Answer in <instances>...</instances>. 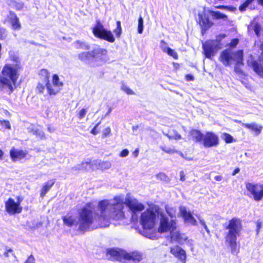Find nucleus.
<instances>
[{"mask_svg":"<svg viewBox=\"0 0 263 263\" xmlns=\"http://www.w3.org/2000/svg\"><path fill=\"white\" fill-rule=\"evenodd\" d=\"M216 9H224V10H229L230 8L227 6H224V5H219L215 7Z\"/></svg>","mask_w":263,"mask_h":263,"instance_id":"54","label":"nucleus"},{"mask_svg":"<svg viewBox=\"0 0 263 263\" xmlns=\"http://www.w3.org/2000/svg\"><path fill=\"white\" fill-rule=\"evenodd\" d=\"M203 135L201 131L195 128H191L188 133V139L195 143H202Z\"/></svg>","mask_w":263,"mask_h":263,"instance_id":"17","label":"nucleus"},{"mask_svg":"<svg viewBox=\"0 0 263 263\" xmlns=\"http://www.w3.org/2000/svg\"><path fill=\"white\" fill-rule=\"evenodd\" d=\"M218 135L213 132H206L203 135L202 144L205 148L216 147L219 145Z\"/></svg>","mask_w":263,"mask_h":263,"instance_id":"11","label":"nucleus"},{"mask_svg":"<svg viewBox=\"0 0 263 263\" xmlns=\"http://www.w3.org/2000/svg\"><path fill=\"white\" fill-rule=\"evenodd\" d=\"M31 132L40 139L45 138L44 132L37 127H34L31 129Z\"/></svg>","mask_w":263,"mask_h":263,"instance_id":"32","label":"nucleus"},{"mask_svg":"<svg viewBox=\"0 0 263 263\" xmlns=\"http://www.w3.org/2000/svg\"><path fill=\"white\" fill-rule=\"evenodd\" d=\"M91 30L93 35L96 37L111 43L115 42V37L111 31L105 29L100 21H96L95 25L92 28Z\"/></svg>","mask_w":263,"mask_h":263,"instance_id":"5","label":"nucleus"},{"mask_svg":"<svg viewBox=\"0 0 263 263\" xmlns=\"http://www.w3.org/2000/svg\"><path fill=\"white\" fill-rule=\"evenodd\" d=\"M257 3L259 5L263 6V0H257Z\"/></svg>","mask_w":263,"mask_h":263,"instance_id":"62","label":"nucleus"},{"mask_svg":"<svg viewBox=\"0 0 263 263\" xmlns=\"http://www.w3.org/2000/svg\"><path fill=\"white\" fill-rule=\"evenodd\" d=\"M124 259L128 261H132L135 263H138L142 260L143 254L137 251L124 252Z\"/></svg>","mask_w":263,"mask_h":263,"instance_id":"19","label":"nucleus"},{"mask_svg":"<svg viewBox=\"0 0 263 263\" xmlns=\"http://www.w3.org/2000/svg\"><path fill=\"white\" fill-rule=\"evenodd\" d=\"M223 139L227 143H231L233 141V137L228 133H224L223 134Z\"/></svg>","mask_w":263,"mask_h":263,"instance_id":"41","label":"nucleus"},{"mask_svg":"<svg viewBox=\"0 0 263 263\" xmlns=\"http://www.w3.org/2000/svg\"><path fill=\"white\" fill-rule=\"evenodd\" d=\"M243 52L242 50H238L233 52V59L236 62L237 65H243Z\"/></svg>","mask_w":263,"mask_h":263,"instance_id":"26","label":"nucleus"},{"mask_svg":"<svg viewBox=\"0 0 263 263\" xmlns=\"http://www.w3.org/2000/svg\"><path fill=\"white\" fill-rule=\"evenodd\" d=\"M7 33L6 29L4 28L0 24V40H4L6 39Z\"/></svg>","mask_w":263,"mask_h":263,"instance_id":"40","label":"nucleus"},{"mask_svg":"<svg viewBox=\"0 0 263 263\" xmlns=\"http://www.w3.org/2000/svg\"><path fill=\"white\" fill-rule=\"evenodd\" d=\"M261 227V222L260 221H257L256 222V232L257 233H258L260 228Z\"/></svg>","mask_w":263,"mask_h":263,"instance_id":"55","label":"nucleus"},{"mask_svg":"<svg viewBox=\"0 0 263 263\" xmlns=\"http://www.w3.org/2000/svg\"><path fill=\"white\" fill-rule=\"evenodd\" d=\"M235 40H236V43H237V42H238V40H237V39H236Z\"/></svg>","mask_w":263,"mask_h":263,"instance_id":"64","label":"nucleus"},{"mask_svg":"<svg viewBox=\"0 0 263 263\" xmlns=\"http://www.w3.org/2000/svg\"><path fill=\"white\" fill-rule=\"evenodd\" d=\"M223 228L228 230L224 237L226 243L230 247L232 253H238L239 251V246L237 242V239L242 229V220L239 218L233 217L228 221V224L223 226Z\"/></svg>","mask_w":263,"mask_h":263,"instance_id":"3","label":"nucleus"},{"mask_svg":"<svg viewBox=\"0 0 263 263\" xmlns=\"http://www.w3.org/2000/svg\"><path fill=\"white\" fill-rule=\"evenodd\" d=\"M240 172V168L239 167H236L232 173V175L234 176L236 174Z\"/></svg>","mask_w":263,"mask_h":263,"instance_id":"59","label":"nucleus"},{"mask_svg":"<svg viewBox=\"0 0 263 263\" xmlns=\"http://www.w3.org/2000/svg\"><path fill=\"white\" fill-rule=\"evenodd\" d=\"M214 179L217 181H220L222 180L223 177L221 175H217L214 177Z\"/></svg>","mask_w":263,"mask_h":263,"instance_id":"58","label":"nucleus"},{"mask_svg":"<svg viewBox=\"0 0 263 263\" xmlns=\"http://www.w3.org/2000/svg\"><path fill=\"white\" fill-rule=\"evenodd\" d=\"M101 123V121H100L99 122H98L92 129L91 130H90V133L91 134H92V135H96L97 134H98L99 133V131L98 130H97V127L100 125V124Z\"/></svg>","mask_w":263,"mask_h":263,"instance_id":"48","label":"nucleus"},{"mask_svg":"<svg viewBox=\"0 0 263 263\" xmlns=\"http://www.w3.org/2000/svg\"><path fill=\"white\" fill-rule=\"evenodd\" d=\"M202 224L204 227V228L205 229V230H206V231L208 232V233H210V231L208 229V227L206 225V224L204 223V222H203L202 223Z\"/></svg>","mask_w":263,"mask_h":263,"instance_id":"60","label":"nucleus"},{"mask_svg":"<svg viewBox=\"0 0 263 263\" xmlns=\"http://www.w3.org/2000/svg\"><path fill=\"white\" fill-rule=\"evenodd\" d=\"M115 202L110 203L108 199H103L98 202L97 208L99 213L94 211L91 202H87L78 213V230L85 232L90 230L106 228L109 226L111 219L120 220L124 218L123 211L125 204L133 213L141 212L144 209L142 203L130 198L123 199L119 197L114 198Z\"/></svg>","mask_w":263,"mask_h":263,"instance_id":"1","label":"nucleus"},{"mask_svg":"<svg viewBox=\"0 0 263 263\" xmlns=\"http://www.w3.org/2000/svg\"><path fill=\"white\" fill-rule=\"evenodd\" d=\"M209 13L212 16V18L214 20H219L222 19L224 20H227L228 18V16L224 14H223L219 11H209Z\"/></svg>","mask_w":263,"mask_h":263,"instance_id":"28","label":"nucleus"},{"mask_svg":"<svg viewBox=\"0 0 263 263\" xmlns=\"http://www.w3.org/2000/svg\"><path fill=\"white\" fill-rule=\"evenodd\" d=\"M254 31L255 33V34L258 37L260 35V32L261 30V26L260 25L256 23L253 27Z\"/></svg>","mask_w":263,"mask_h":263,"instance_id":"44","label":"nucleus"},{"mask_svg":"<svg viewBox=\"0 0 263 263\" xmlns=\"http://www.w3.org/2000/svg\"><path fill=\"white\" fill-rule=\"evenodd\" d=\"M11 60L15 62V64H5L0 75V90L9 95L16 88L19 72L23 69L18 58L13 57Z\"/></svg>","mask_w":263,"mask_h":263,"instance_id":"2","label":"nucleus"},{"mask_svg":"<svg viewBox=\"0 0 263 263\" xmlns=\"http://www.w3.org/2000/svg\"><path fill=\"white\" fill-rule=\"evenodd\" d=\"M233 59V52L229 49H225L223 50L219 57V61L225 66L230 65L231 60Z\"/></svg>","mask_w":263,"mask_h":263,"instance_id":"21","label":"nucleus"},{"mask_svg":"<svg viewBox=\"0 0 263 263\" xmlns=\"http://www.w3.org/2000/svg\"><path fill=\"white\" fill-rule=\"evenodd\" d=\"M129 154V152L127 149H123L120 153V156L121 157H126Z\"/></svg>","mask_w":263,"mask_h":263,"instance_id":"50","label":"nucleus"},{"mask_svg":"<svg viewBox=\"0 0 263 263\" xmlns=\"http://www.w3.org/2000/svg\"><path fill=\"white\" fill-rule=\"evenodd\" d=\"M45 88H46V84L44 85L41 82H38L36 85V90L38 93L43 94L45 91Z\"/></svg>","mask_w":263,"mask_h":263,"instance_id":"38","label":"nucleus"},{"mask_svg":"<svg viewBox=\"0 0 263 263\" xmlns=\"http://www.w3.org/2000/svg\"><path fill=\"white\" fill-rule=\"evenodd\" d=\"M91 51V60L99 62L101 64H104L108 60V51L107 49L98 47L93 48Z\"/></svg>","mask_w":263,"mask_h":263,"instance_id":"10","label":"nucleus"},{"mask_svg":"<svg viewBox=\"0 0 263 263\" xmlns=\"http://www.w3.org/2000/svg\"><path fill=\"white\" fill-rule=\"evenodd\" d=\"M24 263H35V258L32 254L28 257Z\"/></svg>","mask_w":263,"mask_h":263,"instance_id":"49","label":"nucleus"},{"mask_svg":"<svg viewBox=\"0 0 263 263\" xmlns=\"http://www.w3.org/2000/svg\"><path fill=\"white\" fill-rule=\"evenodd\" d=\"M165 136L169 139L179 140L182 138L181 135L176 129H173L172 131L169 130Z\"/></svg>","mask_w":263,"mask_h":263,"instance_id":"29","label":"nucleus"},{"mask_svg":"<svg viewBox=\"0 0 263 263\" xmlns=\"http://www.w3.org/2000/svg\"><path fill=\"white\" fill-rule=\"evenodd\" d=\"M3 156L4 152L1 149H0V160H2L3 159Z\"/></svg>","mask_w":263,"mask_h":263,"instance_id":"61","label":"nucleus"},{"mask_svg":"<svg viewBox=\"0 0 263 263\" xmlns=\"http://www.w3.org/2000/svg\"><path fill=\"white\" fill-rule=\"evenodd\" d=\"M163 51L166 52L168 55L173 57L175 60H178L179 58L177 52L174 49L170 47H167L166 49H164Z\"/></svg>","mask_w":263,"mask_h":263,"instance_id":"34","label":"nucleus"},{"mask_svg":"<svg viewBox=\"0 0 263 263\" xmlns=\"http://www.w3.org/2000/svg\"><path fill=\"white\" fill-rule=\"evenodd\" d=\"M39 76L41 79L46 82V87L47 93L49 96H55L58 94L63 86V83L60 80L59 76L54 74L52 76V83L50 82V72L45 68H43L39 72Z\"/></svg>","mask_w":263,"mask_h":263,"instance_id":"4","label":"nucleus"},{"mask_svg":"<svg viewBox=\"0 0 263 263\" xmlns=\"http://www.w3.org/2000/svg\"><path fill=\"white\" fill-rule=\"evenodd\" d=\"M9 154L11 160L13 161H16L25 158L27 156L28 152L27 151L17 149L12 147L10 150Z\"/></svg>","mask_w":263,"mask_h":263,"instance_id":"18","label":"nucleus"},{"mask_svg":"<svg viewBox=\"0 0 263 263\" xmlns=\"http://www.w3.org/2000/svg\"><path fill=\"white\" fill-rule=\"evenodd\" d=\"M179 215L185 222H189L193 225H196L197 221L190 211H187L185 207L180 208Z\"/></svg>","mask_w":263,"mask_h":263,"instance_id":"20","label":"nucleus"},{"mask_svg":"<svg viewBox=\"0 0 263 263\" xmlns=\"http://www.w3.org/2000/svg\"><path fill=\"white\" fill-rule=\"evenodd\" d=\"M156 215L154 211L147 209L140 215V222L144 230H151L155 226Z\"/></svg>","mask_w":263,"mask_h":263,"instance_id":"7","label":"nucleus"},{"mask_svg":"<svg viewBox=\"0 0 263 263\" xmlns=\"http://www.w3.org/2000/svg\"><path fill=\"white\" fill-rule=\"evenodd\" d=\"M5 113L7 116H10V113L7 110H5Z\"/></svg>","mask_w":263,"mask_h":263,"instance_id":"63","label":"nucleus"},{"mask_svg":"<svg viewBox=\"0 0 263 263\" xmlns=\"http://www.w3.org/2000/svg\"><path fill=\"white\" fill-rule=\"evenodd\" d=\"M3 22L10 24L12 28L14 30H19L22 28L19 18L14 12L11 10L9 11Z\"/></svg>","mask_w":263,"mask_h":263,"instance_id":"14","label":"nucleus"},{"mask_svg":"<svg viewBox=\"0 0 263 263\" xmlns=\"http://www.w3.org/2000/svg\"><path fill=\"white\" fill-rule=\"evenodd\" d=\"M111 133V129H110V128L109 127H107L106 128H105L103 132H102V138H105L106 137H107L108 136H109Z\"/></svg>","mask_w":263,"mask_h":263,"instance_id":"46","label":"nucleus"},{"mask_svg":"<svg viewBox=\"0 0 263 263\" xmlns=\"http://www.w3.org/2000/svg\"><path fill=\"white\" fill-rule=\"evenodd\" d=\"M62 219L64 224L69 227H71L76 224L75 219L72 216L68 217L64 216L62 217Z\"/></svg>","mask_w":263,"mask_h":263,"instance_id":"30","label":"nucleus"},{"mask_svg":"<svg viewBox=\"0 0 263 263\" xmlns=\"http://www.w3.org/2000/svg\"><path fill=\"white\" fill-rule=\"evenodd\" d=\"M121 89L128 95L135 94L134 92L123 83H122Z\"/></svg>","mask_w":263,"mask_h":263,"instance_id":"39","label":"nucleus"},{"mask_svg":"<svg viewBox=\"0 0 263 263\" xmlns=\"http://www.w3.org/2000/svg\"><path fill=\"white\" fill-rule=\"evenodd\" d=\"M139 150L138 148H136L132 154L135 158H137L139 155Z\"/></svg>","mask_w":263,"mask_h":263,"instance_id":"56","label":"nucleus"},{"mask_svg":"<svg viewBox=\"0 0 263 263\" xmlns=\"http://www.w3.org/2000/svg\"><path fill=\"white\" fill-rule=\"evenodd\" d=\"M198 23L201 27L202 34L204 33L213 25V22L210 20L209 16L205 13L198 14Z\"/></svg>","mask_w":263,"mask_h":263,"instance_id":"16","label":"nucleus"},{"mask_svg":"<svg viewBox=\"0 0 263 263\" xmlns=\"http://www.w3.org/2000/svg\"><path fill=\"white\" fill-rule=\"evenodd\" d=\"M109 255L110 259L114 260L121 261L124 259V252L117 250L115 249H110L107 251Z\"/></svg>","mask_w":263,"mask_h":263,"instance_id":"24","label":"nucleus"},{"mask_svg":"<svg viewBox=\"0 0 263 263\" xmlns=\"http://www.w3.org/2000/svg\"><path fill=\"white\" fill-rule=\"evenodd\" d=\"M170 253L181 263H186L187 254L186 251L178 245L171 247Z\"/></svg>","mask_w":263,"mask_h":263,"instance_id":"13","label":"nucleus"},{"mask_svg":"<svg viewBox=\"0 0 263 263\" xmlns=\"http://www.w3.org/2000/svg\"><path fill=\"white\" fill-rule=\"evenodd\" d=\"M161 148L163 152L169 154H172L177 152V151L173 148H167L165 147H162Z\"/></svg>","mask_w":263,"mask_h":263,"instance_id":"47","label":"nucleus"},{"mask_svg":"<svg viewBox=\"0 0 263 263\" xmlns=\"http://www.w3.org/2000/svg\"><path fill=\"white\" fill-rule=\"evenodd\" d=\"M8 5L13 7L16 11H21L24 7V3L18 2L15 0H8Z\"/></svg>","mask_w":263,"mask_h":263,"instance_id":"27","label":"nucleus"},{"mask_svg":"<svg viewBox=\"0 0 263 263\" xmlns=\"http://www.w3.org/2000/svg\"><path fill=\"white\" fill-rule=\"evenodd\" d=\"M87 166L89 167L92 166L91 161L82 162L80 164V169L86 170Z\"/></svg>","mask_w":263,"mask_h":263,"instance_id":"43","label":"nucleus"},{"mask_svg":"<svg viewBox=\"0 0 263 263\" xmlns=\"http://www.w3.org/2000/svg\"><path fill=\"white\" fill-rule=\"evenodd\" d=\"M173 65L174 69L178 70L180 68V65L179 63L173 62Z\"/></svg>","mask_w":263,"mask_h":263,"instance_id":"57","label":"nucleus"},{"mask_svg":"<svg viewBox=\"0 0 263 263\" xmlns=\"http://www.w3.org/2000/svg\"><path fill=\"white\" fill-rule=\"evenodd\" d=\"M100 166L105 169H108L110 167L111 163L109 161H102L99 164Z\"/></svg>","mask_w":263,"mask_h":263,"instance_id":"45","label":"nucleus"},{"mask_svg":"<svg viewBox=\"0 0 263 263\" xmlns=\"http://www.w3.org/2000/svg\"><path fill=\"white\" fill-rule=\"evenodd\" d=\"M180 180L181 181H184L185 180V175L183 171L180 172Z\"/></svg>","mask_w":263,"mask_h":263,"instance_id":"53","label":"nucleus"},{"mask_svg":"<svg viewBox=\"0 0 263 263\" xmlns=\"http://www.w3.org/2000/svg\"><path fill=\"white\" fill-rule=\"evenodd\" d=\"M78 57L79 59L82 62H85L90 60H91V54L90 51L81 52L78 54Z\"/></svg>","mask_w":263,"mask_h":263,"instance_id":"31","label":"nucleus"},{"mask_svg":"<svg viewBox=\"0 0 263 263\" xmlns=\"http://www.w3.org/2000/svg\"><path fill=\"white\" fill-rule=\"evenodd\" d=\"M0 125L6 129H11V124L8 120H0Z\"/></svg>","mask_w":263,"mask_h":263,"instance_id":"42","label":"nucleus"},{"mask_svg":"<svg viewBox=\"0 0 263 263\" xmlns=\"http://www.w3.org/2000/svg\"><path fill=\"white\" fill-rule=\"evenodd\" d=\"M170 238L172 241H174L181 245L189 240L188 237L185 234L176 230L170 233Z\"/></svg>","mask_w":263,"mask_h":263,"instance_id":"22","label":"nucleus"},{"mask_svg":"<svg viewBox=\"0 0 263 263\" xmlns=\"http://www.w3.org/2000/svg\"><path fill=\"white\" fill-rule=\"evenodd\" d=\"M246 187L250 195L256 201H259L263 198V184L246 182Z\"/></svg>","mask_w":263,"mask_h":263,"instance_id":"9","label":"nucleus"},{"mask_svg":"<svg viewBox=\"0 0 263 263\" xmlns=\"http://www.w3.org/2000/svg\"><path fill=\"white\" fill-rule=\"evenodd\" d=\"M254 0H246L239 7V10L240 12H244L246 10L247 8L254 1Z\"/></svg>","mask_w":263,"mask_h":263,"instance_id":"36","label":"nucleus"},{"mask_svg":"<svg viewBox=\"0 0 263 263\" xmlns=\"http://www.w3.org/2000/svg\"><path fill=\"white\" fill-rule=\"evenodd\" d=\"M9 253H12L13 254H14L13 249H12L11 248L8 249L7 248H6V251L4 253V255L6 257H8Z\"/></svg>","mask_w":263,"mask_h":263,"instance_id":"51","label":"nucleus"},{"mask_svg":"<svg viewBox=\"0 0 263 263\" xmlns=\"http://www.w3.org/2000/svg\"><path fill=\"white\" fill-rule=\"evenodd\" d=\"M177 228V222L175 220H169V218L164 214L160 215V218L158 228V232L159 233L166 232H173L176 230Z\"/></svg>","mask_w":263,"mask_h":263,"instance_id":"8","label":"nucleus"},{"mask_svg":"<svg viewBox=\"0 0 263 263\" xmlns=\"http://www.w3.org/2000/svg\"><path fill=\"white\" fill-rule=\"evenodd\" d=\"M114 33L115 34V36L117 39H119L121 37L122 29L121 27V23L120 21H117L116 22V27L114 29Z\"/></svg>","mask_w":263,"mask_h":263,"instance_id":"33","label":"nucleus"},{"mask_svg":"<svg viewBox=\"0 0 263 263\" xmlns=\"http://www.w3.org/2000/svg\"><path fill=\"white\" fill-rule=\"evenodd\" d=\"M185 80L187 81H192L194 80V77L193 75L191 74H187L185 76Z\"/></svg>","mask_w":263,"mask_h":263,"instance_id":"52","label":"nucleus"},{"mask_svg":"<svg viewBox=\"0 0 263 263\" xmlns=\"http://www.w3.org/2000/svg\"><path fill=\"white\" fill-rule=\"evenodd\" d=\"M55 183V179H51L45 182L40 190V197L43 198Z\"/></svg>","mask_w":263,"mask_h":263,"instance_id":"25","label":"nucleus"},{"mask_svg":"<svg viewBox=\"0 0 263 263\" xmlns=\"http://www.w3.org/2000/svg\"><path fill=\"white\" fill-rule=\"evenodd\" d=\"M237 123L241 124L242 127L250 129L252 132L254 133L255 135L260 134L263 128L262 125H257L255 123H242L241 121H237Z\"/></svg>","mask_w":263,"mask_h":263,"instance_id":"23","label":"nucleus"},{"mask_svg":"<svg viewBox=\"0 0 263 263\" xmlns=\"http://www.w3.org/2000/svg\"><path fill=\"white\" fill-rule=\"evenodd\" d=\"M23 198L20 196L16 197V200L12 197H9L5 201V212L9 215H14L20 214L23 211L21 203Z\"/></svg>","mask_w":263,"mask_h":263,"instance_id":"6","label":"nucleus"},{"mask_svg":"<svg viewBox=\"0 0 263 263\" xmlns=\"http://www.w3.org/2000/svg\"><path fill=\"white\" fill-rule=\"evenodd\" d=\"M87 112V108H81L77 111V117L80 120H81L84 118Z\"/></svg>","mask_w":263,"mask_h":263,"instance_id":"35","label":"nucleus"},{"mask_svg":"<svg viewBox=\"0 0 263 263\" xmlns=\"http://www.w3.org/2000/svg\"><path fill=\"white\" fill-rule=\"evenodd\" d=\"M144 21L143 17L140 16L138 18V32L141 34L143 31L144 28Z\"/></svg>","mask_w":263,"mask_h":263,"instance_id":"37","label":"nucleus"},{"mask_svg":"<svg viewBox=\"0 0 263 263\" xmlns=\"http://www.w3.org/2000/svg\"><path fill=\"white\" fill-rule=\"evenodd\" d=\"M260 49L261 50V55L262 57V63H259L256 60H253L248 62V65L252 67L254 71L259 76L263 78V42L259 46Z\"/></svg>","mask_w":263,"mask_h":263,"instance_id":"15","label":"nucleus"},{"mask_svg":"<svg viewBox=\"0 0 263 263\" xmlns=\"http://www.w3.org/2000/svg\"><path fill=\"white\" fill-rule=\"evenodd\" d=\"M203 53L206 58L211 59L219 48L215 40H208L202 44Z\"/></svg>","mask_w":263,"mask_h":263,"instance_id":"12","label":"nucleus"}]
</instances>
